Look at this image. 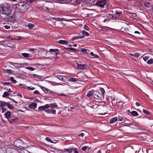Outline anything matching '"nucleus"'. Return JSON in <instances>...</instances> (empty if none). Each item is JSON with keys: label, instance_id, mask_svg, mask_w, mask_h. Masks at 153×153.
<instances>
[{"label": "nucleus", "instance_id": "1", "mask_svg": "<svg viewBox=\"0 0 153 153\" xmlns=\"http://www.w3.org/2000/svg\"><path fill=\"white\" fill-rule=\"evenodd\" d=\"M100 92L97 91L92 90L89 91L87 96L90 98H92L98 100H100L104 97L105 91L103 88H100Z\"/></svg>", "mask_w": 153, "mask_h": 153}, {"label": "nucleus", "instance_id": "2", "mask_svg": "<svg viewBox=\"0 0 153 153\" xmlns=\"http://www.w3.org/2000/svg\"><path fill=\"white\" fill-rule=\"evenodd\" d=\"M12 9L10 4L4 3L0 5V13L6 16H8L11 14Z\"/></svg>", "mask_w": 153, "mask_h": 153}, {"label": "nucleus", "instance_id": "3", "mask_svg": "<svg viewBox=\"0 0 153 153\" xmlns=\"http://www.w3.org/2000/svg\"><path fill=\"white\" fill-rule=\"evenodd\" d=\"M13 6L15 8H19L22 12H24L27 11L29 8V4L25 2L15 4Z\"/></svg>", "mask_w": 153, "mask_h": 153}, {"label": "nucleus", "instance_id": "4", "mask_svg": "<svg viewBox=\"0 0 153 153\" xmlns=\"http://www.w3.org/2000/svg\"><path fill=\"white\" fill-rule=\"evenodd\" d=\"M11 115V113L10 111H7L4 114L5 118L8 120L10 123L12 124L18 120L19 118L17 117H15L14 118L10 119Z\"/></svg>", "mask_w": 153, "mask_h": 153}, {"label": "nucleus", "instance_id": "5", "mask_svg": "<svg viewBox=\"0 0 153 153\" xmlns=\"http://www.w3.org/2000/svg\"><path fill=\"white\" fill-rule=\"evenodd\" d=\"M14 145L17 148L22 149L25 147L26 143H23V141L20 139L17 140L14 142Z\"/></svg>", "mask_w": 153, "mask_h": 153}, {"label": "nucleus", "instance_id": "6", "mask_svg": "<svg viewBox=\"0 0 153 153\" xmlns=\"http://www.w3.org/2000/svg\"><path fill=\"white\" fill-rule=\"evenodd\" d=\"M108 2L107 0H98L96 2V5L101 7L103 8Z\"/></svg>", "mask_w": 153, "mask_h": 153}, {"label": "nucleus", "instance_id": "7", "mask_svg": "<svg viewBox=\"0 0 153 153\" xmlns=\"http://www.w3.org/2000/svg\"><path fill=\"white\" fill-rule=\"evenodd\" d=\"M10 64L16 68H21L22 67L23 65L24 64H27L26 63H25L24 64L22 63H14L13 62H10Z\"/></svg>", "mask_w": 153, "mask_h": 153}, {"label": "nucleus", "instance_id": "8", "mask_svg": "<svg viewBox=\"0 0 153 153\" xmlns=\"http://www.w3.org/2000/svg\"><path fill=\"white\" fill-rule=\"evenodd\" d=\"M44 5L46 9L48 10H52L53 8V4L51 2H46Z\"/></svg>", "mask_w": 153, "mask_h": 153}, {"label": "nucleus", "instance_id": "9", "mask_svg": "<svg viewBox=\"0 0 153 153\" xmlns=\"http://www.w3.org/2000/svg\"><path fill=\"white\" fill-rule=\"evenodd\" d=\"M40 87L42 91L46 93L51 94L53 93L51 91L43 86H41Z\"/></svg>", "mask_w": 153, "mask_h": 153}, {"label": "nucleus", "instance_id": "10", "mask_svg": "<svg viewBox=\"0 0 153 153\" xmlns=\"http://www.w3.org/2000/svg\"><path fill=\"white\" fill-rule=\"evenodd\" d=\"M21 55L24 57L25 58H31L33 56L32 55L27 53H21Z\"/></svg>", "mask_w": 153, "mask_h": 153}, {"label": "nucleus", "instance_id": "11", "mask_svg": "<svg viewBox=\"0 0 153 153\" xmlns=\"http://www.w3.org/2000/svg\"><path fill=\"white\" fill-rule=\"evenodd\" d=\"M37 104L35 103H32L29 105L28 107L30 109H34L36 108Z\"/></svg>", "mask_w": 153, "mask_h": 153}, {"label": "nucleus", "instance_id": "12", "mask_svg": "<svg viewBox=\"0 0 153 153\" xmlns=\"http://www.w3.org/2000/svg\"><path fill=\"white\" fill-rule=\"evenodd\" d=\"M77 69H85L86 68V65H85L83 64H77Z\"/></svg>", "mask_w": 153, "mask_h": 153}, {"label": "nucleus", "instance_id": "13", "mask_svg": "<svg viewBox=\"0 0 153 153\" xmlns=\"http://www.w3.org/2000/svg\"><path fill=\"white\" fill-rule=\"evenodd\" d=\"M45 111L48 114H56V111L55 110L53 109H49L46 110Z\"/></svg>", "mask_w": 153, "mask_h": 153}, {"label": "nucleus", "instance_id": "14", "mask_svg": "<svg viewBox=\"0 0 153 153\" xmlns=\"http://www.w3.org/2000/svg\"><path fill=\"white\" fill-rule=\"evenodd\" d=\"M7 104V102L0 101V107L1 108H5Z\"/></svg>", "mask_w": 153, "mask_h": 153}, {"label": "nucleus", "instance_id": "15", "mask_svg": "<svg viewBox=\"0 0 153 153\" xmlns=\"http://www.w3.org/2000/svg\"><path fill=\"white\" fill-rule=\"evenodd\" d=\"M58 42L60 44L63 45H68V41L62 40H60Z\"/></svg>", "mask_w": 153, "mask_h": 153}, {"label": "nucleus", "instance_id": "16", "mask_svg": "<svg viewBox=\"0 0 153 153\" xmlns=\"http://www.w3.org/2000/svg\"><path fill=\"white\" fill-rule=\"evenodd\" d=\"M118 118L117 117H114L111 118L109 121V123L112 124L116 122Z\"/></svg>", "mask_w": 153, "mask_h": 153}, {"label": "nucleus", "instance_id": "17", "mask_svg": "<svg viewBox=\"0 0 153 153\" xmlns=\"http://www.w3.org/2000/svg\"><path fill=\"white\" fill-rule=\"evenodd\" d=\"M56 77L62 81H64L65 80L64 78L65 77V76H63L57 75L56 76Z\"/></svg>", "mask_w": 153, "mask_h": 153}, {"label": "nucleus", "instance_id": "18", "mask_svg": "<svg viewBox=\"0 0 153 153\" xmlns=\"http://www.w3.org/2000/svg\"><path fill=\"white\" fill-rule=\"evenodd\" d=\"M118 121H124L125 120H128V119H126V118L123 117L119 115L118 117Z\"/></svg>", "mask_w": 153, "mask_h": 153}, {"label": "nucleus", "instance_id": "19", "mask_svg": "<svg viewBox=\"0 0 153 153\" xmlns=\"http://www.w3.org/2000/svg\"><path fill=\"white\" fill-rule=\"evenodd\" d=\"M48 82L50 83L51 85L53 86L56 85H63L61 84L60 83H57L54 82H52L51 81H48Z\"/></svg>", "mask_w": 153, "mask_h": 153}, {"label": "nucleus", "instance_id": "20", "mask_svg": "<svg viewBox=\"0 0 153 153\" xmlns=\"http://www.w3.org/2000/svg\"><path fill=\"white\" fill-rule=\"evenodd\" d=\"M50 108H56L58 107V105L56 103H51L49 104Z\"/></svg>", "mask_w": 153, "mask_h": 153}, {"label": "nucleus", "instance_id": "21", "mask_svg": "<svg viewBox=\"0 0 153 153\" xmlns=\"http://www.w3.org/2000/svg\"><path fill=\"white\" fill-rule=\"evenodd\" d=\"M78 81V80L77 79L74 78H71L68 79V81L71 82H76Z\"/></svg>", "mask_w": 153, "mask_h": 153}, {"label": "nucleus", "instance_id": "22", "mask_svg": "<svg viewBox=\"0 0 153 153\" xmlns=\"http://www.w3.org/2000/svg\"><path fill=\"white\" fill-rule=\"evenodd\" d=\"M122 12L121 10L116 11L115 15L117 18H118L120 15L121 14Z\"/></svg>", "mask_w": 153, "mask_h": 153}, {"label": "nucleus", "instance_id": "23", "mask_svg": "<svg viewBox=\"0 0 153 153\" xmlns=\"http://www.w3.org/2000/svg\"><path fill=\"white\" fill-rule=\"evenodd\" d=\"M81 33L83 36H89V33L84 30H82L81 32Z\"/></svg>", "mask_w": 153, "mask_h": 153}, {"label": "nucleus", "instance_id": "24", "mask_svg": "<svg viewBox=\"0 0 153 153\" xmlns=\"http://www.w3.org/2000/svg\"><path fill=\"white\" fill-rule=\"evenodd\" d=\"M5 73H7L8 74H12L13 73V71L11 69H7L4 70Z\"/></svg>", "mask_w": 153, "mask_h": 153}, {"label": "nucleus", "instance_id": "25", "mask_svg": "<svg viewBox=\"0 0 153 153\" xmlns=\"http://www.w3.org/2000/svg\"><path fill=\"white\" fill-rule=\"evenodd\" d=\"M74 148H70L69 149H65L64 150H65L66 152H68V153H71L74 150Z\"/></svg>", "mask_w": 153, "mask_h": 153}, {"label": "nucleus", "instance_id": "26", "mask_svg": "<svg viewBox=\"0 0 153 153\" xmlns=\"http://www.w3.org/2000/svg\"><path fill=\"white\" fill-rule=\"evenodd\" d=\"M131 114L134 117L137 116L139 115V114L137 112L134 111L131 112Z\"/></svg>", "mask_w": 153, "mask_h": 153}, {"label": "nucleus", "instance_id": "27", "mask_svg": "<svg viewBox=\"0 0 153 153\" xmlns=\"http://www.w3.org/2000/svg\"><path fill=\"white\" fill-rule=\"evenodd\" d=\"M7 104L6 105V106L7 107V108H9L11 110H13L14 109V107L9 104V102H7Z\"/></svg>", "mask_w": 153, "mask_h": 153}, {"label": "nucleus", "instance_id": "28", "mask_svg": "<svg viewBox=\"0 0 153 153\" xmlns=\"http://www.w3.org/2000/svg\"><path fill=\"white\" fill-rule=\"evenodd\" d=\"M90 55L96 58H99V56L98 55L94 54L93 52H91L90 53Z\"/></svg>", "mask_w": 153, "mask_h": 153}, {"label": "nucleus", "instance_id": "29", "mask_svg": "<svg viewBox=\"0 0 153 153\" xmlns=\"http://www.w3.org/2000/svg\"><path fill=\"white\" fill-rule=\"evenodd\" d=\"M59 51V49H50L49 50V51L50 52H56L57 51Z\"/></svg>", "mask_w": 153, "mask_h": 153}, {"label": "nucleus", "instance_id": "30", "mask_svg": "<svg viewBox=\"0 0 153 153\" xmlns=\"http://www.w3.org/2000/svg\"><path fill=\"white\" fill-rule=\"evenodd\" d=\"M109 17L111 19H115L117 18V17L116 16L115 14H109Z\"/></svg>", "mask_w": 153, "mask_h": 153}, {"label": "nucleus", "instance_id": "31", "mask_svg": "<svg viewBox=\"0 0 153 153\" xmlns=\"http://www.w3.org/2000/svg\"><path fill=\"white\" fill-rule=\"evenodd\" d=\"M9 78L10 79V80L13 83H16L17 82L16 80L14 79V78L10 76Z\"/></svg>", "mask_w": 153, "mask_h": 153}, {"label": "nucleus", "instance_id": "32", "mask_svg": "<svg viewBox=\"0 0 153 153\" xmlns=\"http://www.w3.org/2000/svg\"><path fill=\"white\" fill-rule=\"evenodd\" d=\"M28 26L29 29L31 30L34 27V25L33 24L28 23Z\"/></svg>", "mask_w": 153, "mask_h": 153}, {"label": "nucleus", "instance_id": "33", "mask_svg": "<svg viewBox=\"0 0 153 153\" xmlns=\"http://www.w3.org/2000/svg\"><path fill=\"white\" fill-rule=\"evenodd\" d=\"M81 51L82 53H84L85 54H86L88 53L87 51H88V50H87L84 48H81Z\"/></svg>", "mask_w": 153, "mask_h": 153}, {"label": "nucleus", "instance_id": "34", "mask_svg": "<svg viewBox=\"0 0 153 153\" xmlns=\"http://www.w3.org/2000/svg\"><path fill=\"white\" fill-rule=\"evenodd\" d=\"M144 4L145 7L148 8H149L151 6L149 2L145 3Z\"/></svg>", "mask_w": 153, "mask_h": 153}, {"label": "nucleus", "instance_id": "35", "mask_svg": "<svg viewBox=\"0 0 153 153\" xmlns=\"http://www.w3.org/2000/svg\"><path fill=\"white\" fill-rule=\"evenodd\" d=\"M9 94L7 92H5L4 93L2 97H5L9 95Z\"/></svg>", "mask_w": 153, "mask_h": 153}, {"label": "nucleus", "instance_id": "36", "mask_svg": "<svg viewBox=\"0 0 153 153\" xmlns=\"http://www.w3.org/2000/svg\"><path fill=\"white\" fill-rule=\"evenodd\" d=\"M100 29L103 31H107V30L106 28V27H105L101 26L100 27Z\"/></svg>", "mask_w": 153, "mask_h": 153}, {"label": "nucleus", "instance_id": "37", "mask_svg": "<svg viewBox=\"0 0 153 153\" xmlns=\"http://www.w3.org/2000/svg\"><path fill=\"white\" fill-rule=\"evenodd\" d=\"M64 48L67 50L75 51L76 49L73 48Z\"/></svg>", "mask_w": 153, "mask_h": 153}, {"label": "nucleus", "instance_id": "38", "mask_svg": "<svg viewBox=\"0 0 153 153\" xmlns=\"http://www.w3.org/2000/svg\"><path fill=\"white\" fill-rule=\"evenodd\" d=\"M148 64L151 65L153 63V59H150L147 62Z\"/></svg>", "mask_w": 153, "mask_h": 153}, {"label": "nucleus", "instance_id": "39", "mask_svg": "<svg viewBox=\"0 0 153 153\" xmlns=\"http://www.w3.org/2000/svg\"><path fill=\"white\" fill-rule=\"evenodd\" d=\"M38 110L39 111H45V108H44L43 106H40L38 108Z\"/></svg>", "mask_w": 153, "mask_h": 153}, {"label": "nucleus", "instance_id": "40", "mask_svg": "<svg viewBox=\"0 0 153 153\" xmlns=\"http://www.w3.org/2000/svg\"><path fill=\"white\" fill-rule=\"evenodd\" d=\"M25 68L27 69H28L31 71H33L35 70L36 69L32 67H27Z\"/></svg>", "mask_w": 153, "mask_h": 153}, {"label": "nucleus", "instance_id": "41", "mask_svg": "<svg viewBox=\"0 0 153 153\" xmlns=\"http://www.w3.org/2000/svg\"><path fill=\"white\" fill-rule=\"evenodd\" d=\"M143 112L144 113H145L147 115H149L150 114V112L145 109H144L143 110Z\"/></svg>", "mask_w": 153, "mask_h": 153}, {"label": "nucleus", "instance_id": "42", "mask_svg": "<svg viewBox=\"0 0 153 153\" xmlns=\"http://www.w3.org/2000/svg\"><path fill=\"white\" fill-rule=\"evenodd\" d=\"M84 29L88 31L89 29V28L86 25H84Z\"/></svg>", "mask_w": 153, "mask_h": 153}, {"label": "nucleus", "instance_id": "43", "mask_svg": "<svg viewBox=\"0 0 153 153\" xmlns=\"http://www.w3.org/2000/svg\"><path fill=\"white\" fill-rule=\"evenodd\" d=\"M45 109H48L50 107L49 105L48 104H46L44 105H43Z\"/></svg>", "mask_w": 153, "mask_h": 153}, {"label": "nucleus", "instance_id": "44", "mask_svg": "<svg viewBox=\"0 0 153 153\" xmlns=\"http://www.w3.org/2000/svg\"><path fill=\"white\" fill-rule=\"evenodd\" d=\"M73 0H63V3H68L71 2Z\"/></svg>", "mask_w": 153, "mask_h": 153}, {"label": "nucleus", "instance_id": "45", "mask_svg": "<svg viewBox=\"0 0 153 153\" xmlns=\"http://www.w3.org/2000/svg\"><path fill=\"white\" fill-rule=\"evenodd\" d=\"M33 75L34 78H36L39 79L40 78V76L36 74H33Z\"/></svg>", "mask_w": 153, "mask_h": 153}, {"label": "nucleus", "instance_id": "46", "mask_svg": "<svg viewBox=\"0 0 153 153\" xmlns=\"http://www.w3.org/2000/svg\"><path fill=\"white\" fill-rule=\"evenodd\" d=\"M149 56H145L143 57V59L144 61H146L147 60H148L149 59Z\"/></svg>", "mask_w": 153, "mask_h": 153}, {"label": "nucleus", "instance_id": "47", "mask_svg": "<svg viewBox=\"0 0 153 153\" xmlns=\"http://www.w3.org/2000/svg\"><path fill=\"white\" fill-rule=\"evenodd\" d=\"M45 139L46 141H48L51 142L52 143H53V141L51 140V139L49 137H47Z\"/></svg>", "mask_w": 153, "mask_h": 153}, {"label": "nucleus", "instance_id": "48", "mask_svg": "<svg viewBox=\"0 0 153 153\" xmlns=\"http://www.w3.org/2000/svg\"><path fill=\"white\" fill-rule=\"evenodd\" d=\"M139 54L138 53H136L134 54V56L136 58H138L139 56Z\"/></svg>", "mask_w": 153, "mask_h": 153}, {"label": "nucleus", "instance_id": "49", "mask_svg": "<svg viewBox=\"0 0 153 153\" xmlns=\"http://www.w3.org/2000/svg\"><path fill=\"white\" fill-rule=\"evenodd\" d=\"M78 39H79L78 36H76L72 38L71 40L72 41H74Z\"/></svg>", "mask_w": 153, "mask_h": 153}, {"label": "nucleus", "instance_id": "50", "mask_svg": "<svg viewBox=\"0 0 153 153\" xmlns=\"http://www.w3.org/2000/svg\"><path fill=\"white\" fill-rule=\"evenodd\" d=\"M134 5L137 7H139L140 5V2H137L134 3Z\"/></svg>", "mask_w": 153, "mask_h": 153}, {"label": "nucleus", "instance_id": "51", "mask_svg": "<svg viewBox=\"0 0 153 153\" xmlns=\"http://www.w3.org/2000/svg\"><path fill=\"white\" fill-rule=\"evenodd\" d=\"M27 88H28L29 90H31V91H33V90L35 89V88L34 87H31L30 86H28V87H27Z\"/></svg>", "mask_w": 153, "mask_h": 153}, {"label": "nucleus", "instance_id": "52", "mask_svg": "<svg viewBox=\"0 0 153 153\" xmlns=\"http://www.w3.org/2000/svg\"><path fill=\"white\" fill-rule=\"evenodd\" d=\"M21 153H30V152L27 150H24L22 151Z\"/></svg>", "mask_w": 153, "mask_h": 153}, {"label": "nucleus", "instance_id": "53", "mask_svg": "<svg viewBox=\"0 0 153 153\" xmlns=\"http://www.w3.org/2000/svg\"><path fill=\"white\" fill-rule=\"evenodd\" d=\"M2 84L4 85H10V83L9 82H4L2 83Z\"/></svg>", "mask_w": 153, "mask_h": 153}, {"label": "nucleus", "instance_id": "54", "mask_svg": "<svg viewBox=\"0 0 153 153\" xmlns=\"http://www.w3.org/2000/svg\"><path fill=\"white\" fill-rule=\"evenodd\" d=\"M4 28L6 29H9L10 28V26L9 25H5L4 26Z\"/></svg>", "mask_w": 153, "mask_h": 153}, {"label": "nucleus", "instance_id": "55", "mask_svg": "<svg viewBox=\"0 0 153 153\" xmlns=\"http://www.w3.org/2000/svg\"><path fill=\"white\" fill-rule=\"evenodd\" d=\"M73 151H74V153H78V149L77 148H74Z\"/></svg>", "mask_w": 153, "mask_h": 153}, {"label": "nucleus", "instance_id": "56", "mask_svg": "<svg viewBox=\"0 0 153 153\" xmlns=\"http://www.w3.org/2000/svg\"><path fill=\"white\" fill-rule=\"evenodd\" d=\"M55 1H57L58 3H63V0H54Z\"/></svg>", "mask_w": 153, "mask_h": 153}, {"label": "nucleus", "instance_id": "57", "mask_svg": "<svg viewBox=\"0 0 153 153\" xmlns=\"http://www.w3.org/2000/svg\"><path fill=\"white\" fill-rule=\"evenodd\" d=\"M33 93L34 94H40L38 90H35L34 91Z\"/></svg>", "mask_w": 153, "mask_h": 153}, {"label": "nucleus", "instance_id": "58", "mask_svg": "<svg viewBox=\"0 0 153 153\" xmlns=\"http://www.w3.org/2000/svg\"><path fill=\"white\" fill-rule=\"evenodd\" d=\"M1 109H2L1 112L2 113L4 112L7 111V109L6 108H1Z\"/></svg>", "mask_w": 153, "mask_h": 153}, {"label": "nucleus", "instance_id": "59", "mask_svg": "<svg viewBox=\"0 0 153 153\" xmlns=\"http://www.w3.org/2000/svg\"><path fill=\"white\" fill-rule=\"evenodd\" d=\"M87 146H85L82 148L81 149L83 151H85L87 149Z\"/></svg>", "mask_w": 153, "mask_h": 153}, {"label": "nucleus", "instance_id": "60", "mask_svg": "<svg viewBox=\"0 0 153 153\" xmlns=\"http://www.w3.org/2000/svg\"><path fill=\"white\" fill-rule=\"evenodd\" d=\"M29 50L30 51H34L36 50L34 48H30L29 49Z\"/></svg>", "mask_w": 153, "mask_h": 153}, {"label": "nucleus", "instance_id": "61", "mask_svg": "<svg viewBox=\"0 0 153 153\" xmlns=\"http://www.w3.org/2000/svg\"><path fill=\"white\" fill-rule=\"evenodd\" d=\"M84 135V134L83 133H81L80 134H79L78 136L79 137H83Z\"/></svg>", "mask_w": 153, "mask_h": 153}, {"label": "nucleus", "instance_id": "62", "mask_svg": "<svg viewBox=\"0 0 153 153\" xmlns=\"http://www.w3.org/2000/svg\"><path fill=\"white\" fill-rule=\"evenodd\" d=\"M56 20H58V21H62L63 20V19L60 18H57L56 19Z\"/></svg>", "mask_w": 153, "mask_h": 153}, {"label": "nucleus", "instance_id": "63", "mask_svg": "<svg viewBox=\"0 0 153 153\" xmlns=\"http://www.w3.org/2000/svg\"><path fill=\"white\" fill-rule=\"evenodd\" d=\"M79 39H82L84 38V36H78Z\"/></svg>", "mask_w": 153, "mask_h": 153}, {"label": "nucleus", "instance_id": "64", "mask_svg": "<svg viewBox=\"0 0 153 153\" xmlns=\"http://www.w3.org/2000/svg\"><path fill=\"white\" fill-rule=\"evenodd\" d=\"M64 150V149L62 150L60 153H67Z\"/></svg>", "mask_w": 153, "mask_h": 153}]
</instances>
